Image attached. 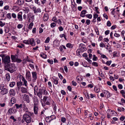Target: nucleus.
I'll return each mask as SVG.
<instances>
[{
  "instance_id": "f257e3e1",
  "label": "nucleus",
  "mask_w": 125,
  "mask_h": 125,
  "mask_svg": "<svg viewBox=\"0 0 125 125\" xmlns=\"http://www.w3.org/2000/svg\"><path fill=\"white\" fill-rule=\"evenodd\" d=\"M33 114V113L24 114L23 116V120L27 123H30L31 121V116Z\"/></svg>"
},
{
  "instance_id": "f03ea898",
  "label": "nucleus",
  "mask_w": 125,
  "mask_h": 125,
  "mask_svg": "<svg viewBox=\"0 0 125 125\" xmlns=\"http://www.w3.org/2000/svg\"><path fill=\"white\" fill-rule=\"evenodd\" d=\"M21 79L22 82L20 80V81L18 82L17 83V86L18 87H20L22 85H24L26 87H27V82L25 78L23 76H22L20 77Z\"/></svg>"
},
{
  "instance_id": "7ed1b4c3",
  "label": "nucleus",
  "mask_w": 125,
  "mask_h": 125,
  "mask_svg": "<svg viewBox=\"0 0 125 125\" xmlns=\"http://www.w3.org/2000/svg\"><path fill=\"white\" fill-rule=\"evenodd\" d=\"M8 70L10 73H13L16 71V69L15 65L14 63H10L7 66Z\"/></svg>"
},
{
  "instance_id": "20e7f679",
  "label": "nucleus",
  "mask_w": 125,
  "mask_h": 125,
  "mask_svg": "<svg viewBox=\"0 0 125 125\" xmlns=\"http://www.w3.org/2000/svg\"><path fill=\"white\" fill-rule=\"evenodd\" d=\"M10 57L8 56L2 57V59L3 62L5 64H7L10 62Z\"/></svg>"
},
{
  "instance_id": "39448f33",
  "label": "nucleus",
  "mask_w": 125,
  "mask_h": 125,
  "mask_svg": "<svg viewBox=\"0 0 125 125\" xmlns=\"http://www.w3.org/2000/svg\"><path fill=\"white\" fill-rule=\"evenodd\" d=\"M79 50L81 52H84L87 50L86 46L82 43H81L79 45Z\"/></svg>"
},
{
  "instance_id": "423d86ee",
  "label": "nucleus",
  "mask_w": 125,
  "mask_h": 125,
  "mask_svg": "<svg viewBox=\"0 0 125 125\" xmlns=\"http://www.w3.org/2000/svg\"><path fill=\"white\" fill-rule=\"evenodd\" d=\"M32 75V83L36 82L37 79V73L35 72H31Z\"/></svg>"
},
{
  "instance_id": "0eeeda50",
  "label": "nucleus",
  "mask_w": 125,
  "mask_h": 125,
  "mask_svg": "<svg viewBox=\"0 0 125 125\" xmlns=\"http://www.w3.org/2000/svg\"><path fill=\"white\" fill-rule=\"evenodd\" d=\"M26 77L28 80V81H31V75L30 72L29 71H26Z\"/></svg>"
},
{
  "instance_id": "6e6552de",
  "label": "nucleus",
  "mask_w": 125,
  "mask_h": 125,
  "mask_svg": "<svg viewBox=\"0 0 125 125\" xmlns=\"http://www.w3.org/2000/svg\"><path fill=\"white\" fill-rule=\"evenodd\" d=\"M8 91L7 89L5 88H2L0 91L1 94L2 95H4L8 93Z\"/></svg>"
},
{
  "instance_id": "1a4fd4ad",
  "label": "nucleus",
  "mask_w": 125,
  "mask_h": 125,
  "mask_svg": "<svg viewBox=\"0 0 125 125\" xmlns=\"http://www.w3.org/2000/svg\"><path fill=\"white\" fill-rule=\"evenodd\" d=\"M33 99L34 105H38L39 101L37 97L34 96Z\"/></svg>"
},
{
  "instance_id": "9d476101",
  "label": "nucleus",
  "mask_w": 125,
  "mask_h": 125,
  "mask_svg": "<svg viewBox=\"0 0 125 125\" xmlns=\"http://www.w3.org/2000/svg\"><path fill=\"white\" fill-rule=\"evenodd\" d=\"M32 10L34 11V13H37L38 12H41V10L40 8H36L35 7L33 8Z\"/></svg>"
},
{
  "instance_id": "9b49d317",
  "label": "nucleus",
  "mask_w": 125,
  "mask_h": 125,
  "mask_svg": "<svg viewBox=\"0 0 125 125\" xmlns=\"http://www.w3.org/2000/svg\"><path fill=\"white\" fill-rule=\"evenodd\" d=\"M23 111L25 112L24 114H27L31 113V112H29V111L28 108L26 106L25 104V105H23Z\"/></svg>"
},
{
  "instance_id": "f8f14e48",
  "label": "nucleus",
  "mask_w": 125,
  "mask_h": 125,
  "mask_svg": "<svg viewBox=\"0 0 125 125\" xmlns=\"http://www.w3.org/2000/svg\"><path fill=\"white\" fill-rule=\"evenodd\" d=\"M23 98L24 101H26L27 103H30V101L28 95L25 94L24 95Z\"/></svg>"
},
{
  "instance_id": "ddd939ff",
  "label": "nucleus",
  "mask_w": 125,
  "mask_h": 125,
  "mask_svg": "<svg viewBox=\"0 0 125 125\" xmlns=\"http://www.w3.org/2000/svg\"><path fill=\"white\" fill-rule=\"evenodd\" d=\"M28 86V85L27 86ZM28 87L27 86L26 87H21V92L23 93H27L28 91Z\"/></svg>"
},
{
  "instance_id": "4468645a",
  "label": "nucleus",
  "mask_w": 125,
  "mask_h": 125,
  "mask_svg": "<svg viewBox=\"0 0 125 125\" xmlns=\"http://www.w3.org/2000/svg\"><path fill=\"white\" fill-rule=\"evenodd\" d=\"M38 105H33V110L35 114H37L39 109Z\"/></svg>"
},
{
  "instance_id": "2eb2a0df",
  "label": "nucleus",
  "mask_w": 125,
  "mask_h": 125,
  "mask_svg": "<svg viewBox=\"0 0 125 125\" xmlns=\"http://www.w3.org/2000/svg\"><path fill=\"white\" fill-rule=\"evenodd\" d=\"M29 42L30 44H31L32 46H34L35 45V43L34 42V39L33 38H31L29 39Z\"/></svg>"
},
{
  "instance_id": "dca6fc26",
  "label": "nucleus",
  "mask_w": 125,
  "mask_h": 125,
  "mask_svg": "<svg viewBox=\"0 0 125 125\" xmlns=\"http://www.w3.org/2000/svg\"><path fill=\"white\" fill-rule=\"evenodd\" d=\"M15 105L17 109H20L22 107V106H23V105H25V103H22L21 104H16Z\"/></svg>"
},
{
  "instance_id": "f3484780",
  "label": "nucleus",
  "mask_w": 125,
  "mask_h": 125,
  "mask_svg": "<svg viewBox=\"0 0 125 125\" xmlns=\"http://www.w3.org/2000/svg\"><path fill=\"white\" fill-rule=\"evenodd\" d=\"M103 93L105 95V96L107 97V98L111 96L110 93L108 91L104 90L103 91Z\"/></svg>"
},
{
  "instance_id": "a211bd4d",
  "label": "nucleus",
  "mask_w": 125,
  "mask_h": 125,
  "mask_svg": "<svg viewBox=\"0 0 125 125\" xmlns=\"http://www.w3.org/2000/svg\"><path fill=\"white\" fill-rule=\"evenodd\" d=\"M9 93L10 96L11 97L14 96L15 94V91L13 89H11L10 90Z\"/></svg>"
},
{
  "instance_id": "6ab92c4d",
  "label": "nucleus",
  "mask_w": 125,
  "mask_h": 125,
  "mask_svg": "<svg viewBox=\"0 0 125 125\" xmlns=\"http://www.w3.org/2000/svg\"><path fill=\"white\" fill-rule=\"evenodd\" d=\"M87 12V11L86 10H83L81 12L80 14V16L82 17H85V14Z\"/></svg>"
},
{
  "instance_id": "aec40b11",
  "label": "nucleus",
  "mask_w": 125,
  "mask_h": 125,
  "mask_svg": "<svg viewBox=\"0 0 125 125\" xmlns=\"http://www.w3.org/2000/svg\"><path fill=\"white\" fill-rule=\"evenodd\" d=\"M24 2V0H18L16 2V3L20 5H22Z\"/></svg>"
},
{
  "instance_id": "412c9836",
  "label": "nucleus",
  "mask_w": 125,
  "mask_h": 125,
  "mask_svg": "<svg viewBox=\"0 0 125 125\" xmlns=\"http://www.w3.org/2000/svg\"><path fill=\"white\" fill-rule=\"evenodd\" d=\"M48 16L47 14H45L43 18V20L44 21H46L48 19Z\"/></svg>"
},
{
  "instance_id": "4be33fe9",
  "label": "nucleus",
  "mask_w": 125,
  "mask_h": 125,
  "mask_svg": "<svg viewBox=\"0 0 125 125\" xmlns=\"http://www.w3.org/2000/svg\"><path fill=\"white\" fill-rule=\"evenodd\" d=\"M17 18L19 21H22V18L21 14H20L19 13L18 14Z\"/></svg>"
},
{
  "instance_id": "5701e85b",
  "label": "nucleus",
  "mask_w": 125,
  "mask_h": 125,
  "mask_svg": "<svg viewBox=\"0 0 125 125\" xmlns=\"http://www.w3.org/2000/svg\"><path fill=\"white\" fill-rule=\"evenodd\" d=\"M13 109L11 108L9 109L7 113L8 115H10L13 113Z\"/></svg>"
},
{
  "instance_id": "b1692460",
  "label": "nucleus",
  "mask_w": 125,
  "mask_h": 125,
  "mask_svg": "<svg viewBox=\"0 0 125 125\" xmlns=\"http://www.w3.org/2000/svg\"><path fill=\"white\" fill-rule=\"evenodd\" d=\"M6 76L7 81L8 82L9 81L10 79V74L8 73H7L6 75Z\"/></svg>"
},
{
  "instance_id": "393cba45",
  "label": "nucleus",
  "mask_w": 125,
  "mask_h": 125,
  "mask_svg": "<svg viewBox=\"0 0 125 125\" xmlns=\"http://www.w3.org/2000/svg\"><path fill=\"white\" fill-rule=\"evenodd\" d=\"M16 100L15 98L13 97L11 99L10 102L12 104H14L16 102Z\"/></svg>"
},
{
  "instance_id": "a878e982",
  "label": "nucleus",
  "mask_w": 125,
  "mask_h": 125,
  "mask_svg": "<svg viewBox=\"0 0 125 125\" xmlns=\"http://www.w3.org/2000/svg\"><path fill=\"white\" fill-rule=\"evenodd\" d=\"M51 100V99L50 98L48 99L45 102L46 104L48 105H50V102Z\"/></svg>"
},
{
  "instance_id": "bb28decb",
  "label": "nucleus",
  "mask_w": 125,
  "mask_h": 125,
  "mask_svg": "<svg viewBox=\"0 0 125 125\" xmlns=\"http://www.w3.org/2000/svg\"><path fill=\"white\" fill-rule=\"evenodd\" d=\"M25 13H27L29 11V10L28 7H26L24 8L23 10Z\"/></svg>"
},
{
  "instance_id": "cd10ccee",
  "label": "nucleus",
  "mask_w": 125,
  "mask_h": 125,
  "mask_svg": "<svg viewBox=\"0 0 125 125\" xmlns=\"http://www.w3.org/2000/svg\"><path fill=\"white\" fill-rule=\"evenodd\" d=\"M50 120L49 122H50L51 120H52L54 119H55L56 118V117L55 115H51L50 117H49Z\"/></svg>"
},
{
  "instance_id": "c85d7f7f",
  "label": "nucleus",
  "mask_w": 125,
  "mask_h": 125,
  "mask_svg": "<svg viewBox=\"0 0 125 125\" xmlns=\"http://www.w3.org/2000/svg\"><path fill=\"white\" fill-rule=\"evenodd\" d=\"M15 84V83L14 82H12L10 83L9 84V86L10 87H13Z\"/></svg>"
},
{
  "instance_id": "c756f323",
  "label": "nucleus",
  "mask_w": 125,
  "mask_h": 125,
  "mask_svg": "<svg viewBox=\"0 0 125 125\" xmlns=\"http://www.w3.org/2000/svg\"><path fill=\"white\" fill-rule=\"evenodd\" d=\"M100 89L99 88L95 87L94 88V91L96 93H98L100 91Z\"/></svg>"
},
{
  "instance_id": "7c9ffc66",
  "label": "nucleus",
  "mask_w": 125,
  "mask_h": 125,
  "mask_svg": "<svg viewBox=\"0 0 125 125\" xmlns=\"http://www.w3.org/2000/svg\"><path fill=\"white\" fill-rule=\"evenodd\" d=\"M33 23L31 22L30 23L28 26V28L30 30H31L32 28V26H33Z\"/></svg>"
},
{
  "instance_id": "2f4dec72",
  "label": "nucleus",
  "mask_w": 125,
  "mask_h": 125,
  "mask_svg": "<svg viewBox=\"0 0 125 125\" xmlns=\"http://www.w3.org/2000/svg\"><path fill=\"white\" fill-rule=\"evenodd\" d=\"M66 46L67 47L70 48H72L73 47L72 45L69 43H68L66 44Z\"/></svg>"
},
{
  "instance_id": "473e14b6",
  "label": "nucleus",
  "mask_w": 125,
  "mask_h": 125,
  "mask_svg": "<svg viewBox=\"0 0 125 125\" xmlns=\"http://www.w3.org/2000/svg\"><path fill=\"white\" fill-rule=\"evenodd\" d=\"M34 93L35 94L37 93V91L38 90V87L35 86L34 88Z\"/></svg>"
},
{
  "instance_id": "72a5a7b5",
  "label": "nucleus",
  "mask_w": 125,
  "mask_h": 125,
  "mask_svg": "<svg viewBox=\"0 0 125 125\" xmlns=\"http://www.w3.org/2000/svg\"><path fill=\"white\" fill-rule=\"evenodd\" d=\"M86 16L87 17L90 19H91L92 17V15L91 14H87L86 15Z\"/></svg>"
},
{
  "instance_id": "f704fd0d",
  "label": "nucleus",
  "mask_w": 125,
  "mask_h": 125,
  "mask_svg": "<svg viewBox=\"0 0 125 125\" xmlns=\"http://www.w3.org/2000/svg\"><path fill=\"white\" fill-rule=\"evenodd\" d=\"M50 40L49 37H47L46 40L44 42L46 43H48L49 42Z\"/></svg>"
},
{
  "instance_id": "c9c22d12",
  "label": "nucleus",
  "mask_w": 125,
  "mask_h": 125,
  "mask_svg": "<svg viewBox=\"0 0 125 125\" xmlns=\"http://www.w3.org/2000/svg\"><path fill=\"white\" fill-rule=\"evenodd\" d=\"M51 26L52 28L54 27L56 25V23L54 22H52L51 24Z\"/></svg>"
},
{
  "instance_id": "e433bc0d",
  "label": "nucleus",
  "mask_w": 125,
  "mask_h": 125,
  "mask_svg": "<svg viewBox=\"0 0 125 125\" xmlns=\"http://www.w3.org/2000/svg\"><path fill=\"white\" fill-rule=\"evenodd\" d=\"M29 39L28 40H24L23 41V43L26 44H30V43H29Z\"/></svg>"
},
{
  "instance_id": "4c0bfd02",
  "label": "nucleus",
  "mask_w": 125,
  "mask_h": 125,
  "mask_svg": "<svg viewBox=\"0 0 125 125\" xmlns=\"http://www.w3.org/2000/svg\"><path fill=\"white\" fill-rule=\"evenodd\" d=\"M7 18L10 19L11 18V16L10 13H8L7 15Z\"/></svg>"
},
{
  "instance_id": "58836bf2",
  "label": "nucleus",
  "mask_w": 125,
  "mask_h": 125,
  "mask_svg": "<svg viewBox=\"0 0 125 125\" xmlns=\"http://www.w3.org/2000/svg\"><path fill=\"white\" fill-rule=\"evenodd\" d=\"M110 114H114L115 111H111L110 109L108 110H107V113L110 112Z\"/></svg>"
},
{
  "instance_id": "ea45409f",
  "label": "nucleus",
  "mask_w": 125,
  "mask_h": 125,
  "mask_svg": "<svg viewBox=\"0 0 125 125\" xmlns=\"http://www.w3.org/2000/svg\"><path fill=\"white\" fill-rule=\"evenodd\" d=\"M49 98H48L47 97L44 96L43 98V101L44 102H46V101L48 99H49Z\"/></svg>"
},
{
  "instance_id": "a19ab883",
  "label": "nucleus",
  "mask_w": 125,
  "mask_h": 125,
  "mask_svg": "<svg viewBox=\"0 0 125 125\" xmlns=\"http://www.w3.org/2000/svg\"><path fill=\"white\" fill-rule=\"evenodd\" d=\"M47 61L48 63L51 64H53V62L52 60L48 59Z\"/></svg>"
},
{
  "instance_id": "79ce46f5",
  "label": "nucleus",
  "mask_w": 125,
  "mask_h": 125,
  "mask_svg": "<svg viewBox=\"0 0 125 125\" xmlns=\"http://www.w3.org/2000/svg\"><path fill=\"white\" fill-rule=\"evenodd\" d=\"M43 87L42 88H40L39 89V92H38L39 93L42 94L43 93Z\"/></svg>"
},
{
  "instance_id": "37998d69",
  "label": "nucleus",
  "mask_w": 125,
  "mask_h": 125,
  "mask_svg": "<svg viewBox=\"0 0 125 125\" xmlns=\"http://www.w3.org/2000/svg\"><path fill=\"white\" fill-rule=\"evenodd\" d=\"M41 56L42 57V58H43L45 59L47 57V55L44 54H41Z\"/></svg>"
},
{
  "instance_id": "c03bdc74",
  "label": "nucleus",
  "mask_w": 125,
  "mask_h": 125,
  "mask_svg": "<svg viewBox=\"0 0 125 125\" xmlns=\"http://www.w3.org/2000/svg\"><path fill=\"white\" fill-rule=\"evenodd\" d=\"M37 94V95H38V96L40 98H41L42 97V94H40V93H38V92H37V93H36Z\"/></svg>"
},
{
  "instance_id": "a18cd8bd",
  "label": "nucleus",
  "mask_w": 125,
  "mask_h": 125,
  "mask_svg": "<svg viewBox=\"0 0 125 125\" xmlns=\"http://www.w3.org/2000/svg\"><path fill=\"white\" fill-rule=\"evenodd\" d=\"M15 61L18 63H20L21 62V60L20 59L16 58L15 59Z\"/></svg>"
},
{
  "instance_id": "49530a36",
  "label": "nucleus",
  "mask_w": 125,
  "mask_h": 125,
  "mask_svg": "<svg viewBox=\"0 0 125 125\" xmlns=\"http://www.w3.org/2000/svg\"><path fill=\"white\" fill-rule=\"evenodd\" d=\"M94 9H95V10L96 12L97 13L99 14L100 13V12L98 10V9H99L97 7H95Z\"/></svg>"
},
{
  "instance_id": "de8ad7c7",
  "label": "nucleus",
  "mask_w": 125,
  "mask_h": 125,
  "mask_svg": "<svg viewBox=\"0 0 125 125\" xmlns=\"http://www.w3.org/2000/svg\"><path fill=\"white\" fill-rule=\"evenodd\" d=\"M66 119L64 117H62L61 119V121L63 123H64L66 121Z\"/></svg>"
},
{
  "instance_id": "09e8293b",
  "label": "nucleus",
  "mask_w": 125,
  "mask_h": 125,
  "mask_svg": "<svg viewBox=\"0 0 125 125\" xmlns=\"http://www.w3.org/2000/svg\"><path fill=\"white\" fill-rule=\"evenodd\" d=\"M77 112L78 114L81 113V109L80 108H78L77 109Z\"/></svg>"
},
{
  "instance_id": "8fccbe9b",
  "label": "nucleus",
  "mask_w": 125,
  "mask_h": 125,
  "mask_svg": "<svg viewBox=\"0 0 125 125\" xmlns=\"http://www.w3.org/2000/svg\"><path fill=\"white\" fill-rule=\"evenodd\" d=\"M111 23L110 21H108L107 22V25L109 27H110L111 26Z\"/></svg>"
},
{
  "instance_id": "3c124183",
  "label": "nucleus",
  "mask_w": 125,
  "mask_h": 125,
  "mask_svg": "<svg viewBox=\"0 0 125 125\" xmlns=\"http://www.w3.org/2000/svg\"><path fill=\"white\" fill-rule=\"evenodd\" d=\"M29 66L32 69H33L34 68V65L33 64L30 63L29 64Z\"/></svg>"
},
{
  "instance_id": "603ef678",
  "label": "nucleus",
  "mask_w": 125,
  "mask_h": 125,
  "mask_svg": "<svg viewBox=\"0 0 125 125\" xmlns=\"http://www.w3.org/2000/svg\"><path fill=\"white\" fill-rule=\"evenodd\" d=\"M92 65L95 66H98V63H97L96 62H93L92 63Z\"/></svg>"
},
{
  "instance_id": "864d4df0",
  "label": "nucleus",
  "mask_w": 125,
  "mask_h": 125,
  "mask_svg": "<svg viewBox=\"0 0 125 125\" xmlns=\"http://www.w3.org/2000/svg\"><path fill=\"white\" fill-rule=\"evenodd\" d=\"M91 21L89 20H87L86 21V23L87 25H89Z\"/></svg>"
},
{
  "instance_id": "5fc2aeb1",
  "label": "nucleus",
  "mask_w": 125,
  "mask_h": 125,
  "mask_svg": "<svg viewBox=\"0 0 125 125\" xmlns=\"http://www.w3.org/2000/svg\"><path fill=\"white\" fill-rule=\"evenodd\" d=\"M57 19L56 17H53L52 19V21H53L55 22L56 23H57Z\"/></svg>"
},
{
  "instance_id": "6e6d98bb",
  "label": "nucleus",
  "mask_w": 125,
  "mask_h": 125,
  "mask_svg": "<svg viewBox=\"0 0 125 125\" xmlns=\"http://www.w3.org/2000/svg\"><path fill=\"white\" fill-rule=\"evenodd\" d=\"M90 96L91 98H93L94 97H95L96 96V95L95 94H90Z\"/></svg>"
},
{
  "instance_id": "4d7b16f0",
  "label": "nucleus",
  "mask_w": 125,
  "mask_h": 125,
  "mask_svg": "<svg viewBox=\"0 0 125 125\" xmlns=\"http://www.w3.org/2000/svg\"><path fill=\"white\" fill-rule=\"evenodd\" d=\"M52 105H53V107L54 109L55 110H56L57 107L55 105V104H54V103L53 101V103H52Z\"/></svg>"
},
{
  "instance_id": "13d9d810",
  "label": "nucleus",
  "mask_w": 125,
  "mask_h": 125,
  "mask_svg": "<svg viewBox=\"0 0 125 125\" xmlns=\"http://www.w3.org/2000/svg\"><path fill=\"white\" fill-rule=\"evenodd\" d=\"M54 79L53 82L55 84H57L58 83V81L56 79Z\"/></svg>"
},
{
  "instance_id": "bf43d9fd",
  "label": "nucleus",
  "mask_w": 125,
  "mask_h": 125,
  "mask_svg": "<svg viewBox=\"0 0 125 125\" xmlns=\"http://www.w3.org/2000/svg\"><path fill=\"white\" fill-rule=\"evenodd\" d=\"M9 8V7L8 5H6L5 6L4 8V9L6 10H7Z\"/></svg>"
},
{
  "instance_id": "052dcab7",
  "label": "nucleus",
  "mask_w": 125,
  "mask_h": 125,
  "mask_svg": "<svg viewBox=\"0 0 125 125\" xmlns=\"http://www.w3.org/2000/svg\"><path fill=\"white\" fill-rule=\"evenodd\" d=\"M57 23L59 24H61L62 23V21L60 19L57 20Z\"/></svg>"
},
{
  "instance_id": "680f3d73",
  "label": "nucleus",
  "mask_w": 125,
  "mask_h": 125,
  "mask_svg": "<svg viewBox=\"0 0 125 125\" xmlns=\"http://www.w3.org/2000/svg\"><path fill=\"white\" fill-rule=\"evenodd\" d=\"M11 15L12 17L14 18H16V15L15 13H12Z\"/></svg>"
},
{
  "instance_id": "e2e57ef3",
  "label": "nucleus",
  "mask_w": 125,
  "mask_h": 125,
  "mask_svg": "<svg viewBox=\"0 0 125 125\" xmlns=\"http://www.w3.org/2000/svg\"><path fill=\"white\" fill-rule=\"evenodd\" d=\"M113 89L115 90V91H116V93H117L118 92H117V89L115 85H113Z\"/></svg>"
},
{
  "instance_id": "0e129e2a",
  "label": "nucleus",
  "mask_w": 125,
  "mask_h": 125,
  "mask_svg": "<svg viewBox=\"0 0 125 125\" xmlns=\"http://www.w3.org/2000/svg\"><path fill=\"white\" fill-rule=\"evenodd\" d=\"M23 26L22 25L19 24L18 25L17 28L18 29H20L22 28Z\"/></svg>"
},
{
  "instance_id": "69168bd1",
  "label": "nucleus",
  "mask_w": 125,
  "mask_h": 125,
  "mask_svg": "<svg viewBox=\"0 0 125 125\" xmlns=\"http://www.w3.org/2000/svg\"><path fill=\"white\" fill-rule=\"evenodd\" d=\"M111 62H112L111 61H107L106 63V64L108 65L109 66L110 65Z\"/></svg>"
},
{
  "instance_id": "338daca9",
  "label": "nucleus",
  "mask_w": 125,
  "mask_h": 125,
  "mask_svg": "<svg viewBox=\"0 0 125 125\" xmlns=\"http://www.w3.org/2000/svg\"><path fill=\"white\" fill-rule=\"evenodd\" d=\"M98 16V15L97 14L95 13L94 14V18L96 19L97 18Z\"/></svg>"
},
{
  "instance_id": "774afa93",
  "label": "nucleus",
  "mask_w": 125,
  "mask_h": 125,
  "mask_svg": "<svg viewBox=\"0 0 125 125\" xmlns=\"http://www.w3.org/2000/svg\"><path fill=\"white\" fill-rule=\"evenodd\" d=\"M5 25L4 23H3L1 21H0V26L1 27L4 26Z\"/></svg>"
}]
</instances>
